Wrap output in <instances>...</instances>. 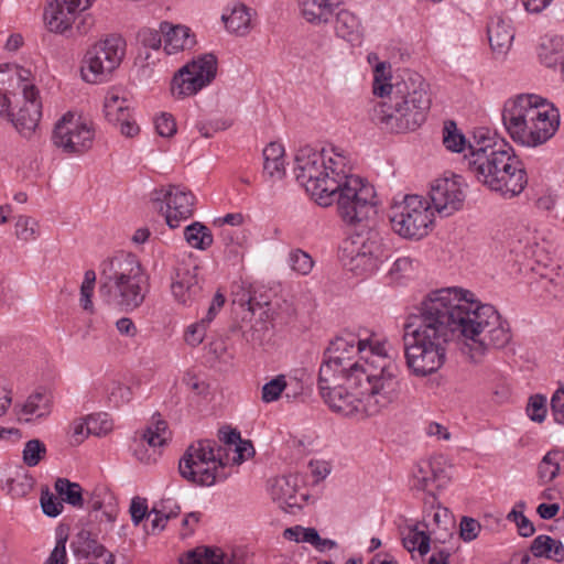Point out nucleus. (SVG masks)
<instances>
[{
	"instance_id": "f257e3e1",
	"label": "nucleus",
	"mask_w": 564,
	"mask_h": 564,
	"mask_svg": "<svg viewBox=\"0 0 564 564\" xmlns=\"http://www.w3.org/2000/svg\"><path fill=\"white\" fill-rule=\"evenodd\" d=\"M459 338L470 360L479 362L491 349L505 348L512 334L507 319L469 291L445 288L431 292L403 324L408 369L421 378L435 373L445 364L449 345Z\"/></svg>"
},
{
	"instance_id": "f03ea898",
	"label": "nucleus",
	"mask_w": 564,
	"mask_h": 564,
	"mask_svg": "<svg viewBox=\"0 0 564 564\" xmlns=\"http://www.w3.org/2000/svg\"><path fill=\"white\" fill-rule=\"evenodd\" d=\"M318 388L328 406L345 416H373L401 394L400 369L388 340L373 333L336 336L325 351Z\"/></svg>"
},
{
	"instance_id": "7ed1b4c3",
	"label": "nucleus",
	"mask_w": 564,
	"mask_h": 564,
	"mask_svg": "<svg viewBox=\"0 0 564 564\" xmlns=\"http://www.w3.org/2000/svg\"><path fill=\"white\" fill-rule=\"evenodd\" d=\"M502 122L510 138L527 148H538L551 140L560 128V111L547 99L521 94L508 99Z\"/></svg>"
},
{
	"instance_id": "20e7f679",
	"label": "nucleus",
	"mask_w": 564,
	"mask_h": 564,
	"mask_svg": "<svg viewBox=\"0 0 564 564\" xmlns=\"http://www.w3.org/2000/svg\"><path fill=\"white\" fill-rule=\"evenodd\" d=\"M430 106L431 98L422 77L406 74L393 83L389 97L373 107L371 119L388 132L414 131L425 121Z\"/></svg>"
},
{
	"instance_id": "39448f33",
	"label": "nucleus",
	"mask_w": 564,
	"mask_h": 564,
	"mask_svg": "<svg viewBox=\"0 0 564 564\" xmlns=\"http://www.w3.org/2000/svg\"><path fill=\"white\" fill-rule=\"evenodd\" d=\"M467 165L478 183L506 197L519 195L528 184L522 161L505 141L484 142L473 149Z\"/></svg>"
},
{
	"instance_id": "423d86ee",
	"label": "nucleus",
	"mask_w": 564,
	"mask_h": 564,
	"mask_svg": "<svg viewBox=\"0 0 564 564\" xmlns=\"http://www.w3.org/2000/svg\"><path fill=\"white\" fill-rule=\"evenodd\" d=\"M351 172V161L340 148L314 150L301 148L295 155L294 174L316 204L332 206V195Z\"/></svg>"
},
{
	"instance_id": "0eeeda50",
	"label": "nucleus",
	"mask_w": 564,
	"mask_h": 564,
	"mask_svg": "<svg viewBox=\"0 0 564 564\" xmlns=\"http://www.w3.org/2000/svg\"><path fill=\"white\" fill-rule=\"evenodd\" d=\"M100 294L110 305L134 311L149 292V276L135 256L118 253L102 264Z\"/></svg>"
},
{
	"instance_id": "6e6552de",
	"label": "nucleus",
	"mask_w": 564,
	"mask_h": 564,
	"mask_svg": "<svg viewBox=\"0 0 564 564\" xmlns=\"http://www.w3.org/2000/svg\"><path fill=\"white\" fill-rule=\"evenodd\" d=\"M220 441L224 445H218L210 440L193 443L180 462L205 464L223 471L226 465H240L254 455L252 443L241 440L237 431H220Z\"/></svg>"
},
{
	"instance_id": "1a4fd4ad",
	"label": "nucleus",
	"mask_w": 564,
	"mask_h": 564,
	"mask_svg": "<svg viewBox=\"0 0 564 564\" xmlns=\"http://www.w3.org/2000/svg\"><path fill=\"white\" fill-rule=\"evenodd\" d=\"M338 217L347 225L360 224L377 214L378 196L375 187L349 172L332 195Z\"/></svg>"
},
{
	"instance_id": "9d476101",
	"label": "nucleus",
	"mask_w": 564,
	"mask_h": 564,
	"mask_svg": "<svg viewBox=\"0 0 564 564\" xmlns=\"http://www.w3.org/2000/svg\"><path fill=\"white\" fill-rule=\"evenodd\" d=\"M126 54V42L118 35H108L91 44L80 63V77L87 84L108 82Z\"/></svg>"
},
{
	"instance_id": "9b49d317",
	"label": "nucleus",
	"mask_w": 564,
	"mask_h": 564,
	"mask_svg": "<svg viewBox=\"0 0 564 564\" xmlns=\"http://www.w3.org/2000/svg\"><path fill=\"white\" fill-rule=\"evenodd\" d=\"M434 213L429 202L419 195H408L390 208V223L393 231L405 239L419 240L425 237L433 226Z\"/></svg>"
},
{
	"instance_id": "f8f14e48",
	"label": "nucleus",
	"mask_w": 564,
	"mask_h": 564,
	"mask_svg": "<svg viewBox=\"0 0 564 564\" xmlns=\"http://www.w3.org/2000/svg\"><path fill=\"white\" fill-rule=\"evenodd\" d=\"M386 258L388 249L376 230L352 235L341 247L344 265L357 274L373 272Z\"/></svg>"
},
{
	"instance_id": "ddd939ff",
	"label": "nucleus",
	"mask_w": 564,
	"mask_h": 564,
	"mask_svg": "<svg viewBox=\"0 0 564 564\" xmlns=\"http://www.w3.org/2000/svg\"><path fill=\"white\" fill-rule=\"evenodd\" d=\"M93 123L83 116L68 111L55 123L52 134L53 144L67 154H82L94 143Z\"/></svg>"
},
{
	"instance_id": "4468645a",
	"label": "nucleus",
	"mask_w": 564,
	"mask_h": 564,
	"mask_svg": "<svg viewBox=\"0 0 564 564\" xmlns=\"http://www.w3.org/2000/svg\"><path fill=\"white\" fill-rule=\"evenodd\" d=\"M151 202L171 229L178 228L188 220L194 215L196 206L195 195L180 185L156 188L152 193Z\"/></svg>"
},
{
	"instance_id": "2eb2a0df",
	"label": "nucleus",
	"mask_w": 564,
	"mask_h": 564,
	"mask_svg": "<svg viewBox=\"0 0 564 564\" xmlns=\"http://www.w3.org/2000/svg\"><path fill=\"white\" fill-rule=\"evenodd\" d=\"M216 73V56L213 54L199 55L175 73L171 82V93L177 99L196 95L214 80Z\"/></svg>"
},
{
	"instance_id": "dca6fc26",
	"label": "nucleus",
	"mask_w": 564,
	"mask_h": 564,
	"mask_svg": "<svg viewBox=\"0 0 564 564\" xmlns=\"http://www.w3.org/2000/svg\"><path fill=\"white\" fill-rule=\"evenodd\" d=\"M35 95H39V89L30 68L18 64L0 65V111H8L12 104L18 106L22 99Z\"/></svg>"
},
{
	"instance_id": "f3484780",
	"label": "nucleus",
	"mask_w": 564,
	"mask_h": 564,
	"mask_svg": "<svg viewBox=\"0 0 564 564\" xmlns=\"http://www.w3.org/2000/svg\"><path fill=\"white\" fill-rule=\"evenodd\" d=\"M466 189L467 184L460 175H444L432 182L431 202L438 214L451 216L463 208L467 196Z\"/></svg>"
},
{
	"instance_id": "a211bd4d",
	"label": "nucleus",
	"mask_w": 564,
	"mask_h": 564,
	"mask_svg": "<svg viewBox=\"0 0 564 564\" xmlns=\"http://www.w3.org/2000/svg\"><path fill=\"white\" fill-rule=\"evenodd\" d=\"M104 112L110 123L120 127L123 135L132 138L139 133V127L132 117L131 104L121 89L112 87L107 91Z\"/></svg>"
},
{
	"instance_id": "6ab92c4d",
	"label": "nucleus",
	"mask_w": 564,
	"mask_h": 564,
	"mask_svg": "<svg viewBox=\"0 0 564 564\" xmlns=\"http://www.w3.org/2000/svg\"><path fill=\"white\" fill-rule=\"evenodd\" d=\"M170 438L167 423L160 414L152 416L150 425L144 430L139 447L134 449L137 458L144 464L156 460V448L163 446Z\"/></svg>"
},
{
	"instance_id": "aec40b11",
	"label": "nucleus",
	"mask_w": 564,
	"mask_h": 564,
	"mask_svg": "<svg viewBox=\"0 0 564 564\" xmlns=\"http://www.w3.org/2000/svg\"><path fill=\"white\" fill-rule=\"evenodd\" d=\"M172 295L180 304L189 306L200 295V284L197 278V267L182 263L175 269L171 283Z\"/></svg>"
},
{
	"instance_id": "412c9836",
	"label": "nucleus",
	"mask_w": 564,
	"mask_h": 564,
	"mask_svg": "<svg viewBox=\"0 0 564 564\" xmlns=\"http://www.w3.org/2000/svg\"><path fill=\"white\" fill-rule=\"evenodd\" d=\"M15 129L24 137H30L39 126L42 116V102L39 95L33 98H24L17 106L12 104L8 111Z\"/></svg>"
},
{
	"instance_id": "4be33fe9",
	"label": "nucleus",
	"mask_w": 564,
	"mask_h": 564,
	"mask_svg": "<svg viewBox=\"0 0 564 564\" xmlns=\"http://www.w3.org/2000/svg\"><path fill=\"white\" fill-rule=\"evenodd\" d=\"M447 468L448 462L443 455H435L427 460H422L414 474L413 486L420 490H429L435 482L437 486L444 485L448 479Z\"/></svg>"
},
{
	"instance_id": "5701e85b",
	"label": "nucleus",
	"mask_w": 564,
	"mask_h": 564,
	"mask_svg": "<svg viewBox=\"0 0 564 564\" xmlns=\"http://www.w3.org/2000/svg\"><path fill=\"white\" fill-rule=\"evenodd\" d=\"M160 33L163 36V50L166 54L188 51L196 45V36L186 25L163 21L160 23Z\"/></svg>"
},
{
	"instance_id": "b1692460",
	"label": "nucleus",
	"mask_w": 564,
	"mask_h": 564,
	"mask_svg": "<svg viewBox=\"0 0 564 564\" xmlns=\"http://www.w3.org/2000/svg\"><path fill=\"white\" fill-rule=\"evenodd\" d=\"M302 19L314 26L327 24L335 14L337 0H297Z\"/></svg>"
},
{
	"instance_id": "393cba45",
	"label": "nucleus",
	"mask_w": 564,
	"mask_h": 564,
	"mask_svg": "<svg viewBox=\"0 0 564 564\" xmlns=\"http://www.w3.org/2000/svg\"><path fill=\"white\" fill-rule=\"evenodd\" d=\"M221 21L229 33L245 36L253 28V13L250 8L237 2L223 12Z\"/></svg>"
},
{
	"instance_id": "a878e982",
	"label": "nucleus",
	"mask_w": 564,
	"mask_h": 564,
	"mask_svg": "<svg viewBox=\"0 0 564 564\" xmlns=\"http://www.w3.org/2000/svg\"><path fill=\"white\" fill-rule=\"evenodd\" d=\"M77 15L59 0H52L45 9L44 23L50 32L65 34L72 29Z\"/></svg>"
},
{
	"instance_id": "bb28decb",
	"label": "nucleus",
	"mask_w": 564,
	"mask_h": 564,
	"mask_svg": "<svg viewBox=\"0 0 564 564\" xmlns=\"http://www.w3.org/2000/svg\"><path fill=\"white\" fill-rule=\"evenodd\" d=\"M178 470L183 478L200 486H212L218 479L225 478L223 471L195 462L193 464L180 462Z\"/></svg>"
},
{
	"instance_id": "cd10ccee",
	"label": "nucleus",
	"mask_w": 564,
	"mask_h": 564,
	"mask_svg": "<svg viewBox=\"0 0 564 564\" xmlns=\"http://www.w3.org/2000/svg\"><path fill=\"white\" fill-rule=\"evenodd\" d=\"M334 29L339 37L350 43H359L364 36L360 20L349 10L343 9L336 13Z\"/></svg>"
},
{
	"instance_id": "c85d7f7f",
	"label": "nucleus",
	"mask_w": 564,
	"mask_h": 564,
	"mask_svg": "<svg viewBox=\"0 0 564 564\" xmlns=\"http://www.w3.org/2000/svg\"><path fill=\"white\" fill-rule=\"evenodd\" d=\"M50 411V400L41 393L30 395L22 404L15 406L18 421L25 423L48 415Z\"/></svg>"
},
{
	"instance_id": "c756f323",
	"label": "nucleus",
	"mask_w": 564,
	"mask_h": 564,
	"mask_svg": "<svg viewBox=\"0 0 564 564\" xmlns=\"http://www.w3.org/2000/svg\"><path fill=\"white\" fill-rule=\"evenodd\" d=\"M401 540L403 546L411 553L417 551L420 555H425L430 551L431 536L423 528V523L404 525L401 529Z\"/></svg>"
},
{
	"instance_id": "7c9ffc66",
	"label": "nucleus",
	"mask_w": 564,
	"mask_h": 564,
	"mask_svg": "<svg viewBox=\"0 0 564 564\" xmlns=\"http://www.w3.org/2000/svg\"><path fill=\"white\" fill-rule=\"evenodd\" d=\"M488 39L492 51L505 54L511 46L513 32L510 24L501 18H497L488 25Z\"/></svg>"
},
{
	"instance_id": "2f4dec72",
	"label": "nucleus",
	"mask_w": 564,
	"mask_h": 564,
	"mask_svg": "<svg viewBox=\"0 0 564 564\" xmlns=\"http://www.w3.org/2000/svg\"><path fill=\"white\" fill-rule=\"evenodd\" d=\"M263 170L272 178H282L285 174V151L279 142H270L263 149Z\"/></svg>"
},
{
	"instance_id": "473e14b6",
	"label": "nucleus",
	"mask_w": 564,
	"mask_h": 564,
	"mask_svg": "<svg viewBox=\"0 0 564 564\" xmlns=\"http://www.w3.org/2000/svg\"><path fill=\"white\" fill-rule=\"evenodd\" d=\"M423 528L437 541H445L454 529V521L451 512L446 508L436 507L433 509L432 521L423 523Z\"/></svg>"
},
{
	"instance_id": "72a5a7b5",
	"label": "nucleus",
	"mask_w": 564,
	"mask_h": 564,
	"mask_svg": "<svg viewBox=\"0 0 564 564\" xmlns=\"http://www.w3.org/2000/svg\"><path fill=\"white\" fill-rule=\"evenodd\" d=\"M296 480L294 476L276 478L271 488L273 499L288 507H300Z\"/></svg>"
},
{
	"instance_id": "f704fd0d",
	"label": "nucleus",
	"mask_w": 564,
	"mask_h": 564,
	"mask_svg": "<svg viewBox=\"0 0 564 564\" xmlns=\"http://www.w3.org/2000/svg\"><path fill=\"white\" fill-rule=\"evenodd\" d=\"M184 239L189 247L197 250H207L214 242L210 229L199 221L185 227Z\"/></svg>"
},
{
	"instance_id": "c9c22d12",
	"label": "nucleus",
	"mask_w": 564,
	"mask_h": 564,
	"mask_svg": "<svg viewBox=\"0 0 564 564\" xmlns=\"http://www.w3.org/2000/svg\"><path fill=\"white\" fill-rule=\"evenodd\" d=\"M530 550L536 557L545 556L557 562L564 558L563 544L549 535L536 536L533 540Z\"/></svg>"
},
{
	"instance_id": "e433bc0d",
	"label": "nucleus",
	"mask_w": 564,
	"mask_h": 564,
	"mask_svg": "<svg viewBox=\"0 0 564 564\" xmlns=\"http://www.w3.org/2000/svg\"><path fill=\"white\" fill-rule=\"evenodd\" d=\"M564 455L558 451H551L544 455L538 466V477L542 484L551 482L561 470Z\"/></svg>"
},
{
	"instance_id": "4c0bfd02",
	"label": "nucleus",
	"mask_w": 564,
	"mask_h": 564,
	"mask_svg": "<svg viewBox=\"0 0 564 564\" xmlns=\"http://www.w3.org/2000/svg\"><path fill=\"white\" fill-rule=\"evenodd\" d=\"M564 51V42L558 36H545L539 47V57L547 67L556 64L558 56Z\"/></svg>"
},
{
	"instance_id": "58836bf2",
	"label": "nucleus",
	"mask_w": 564,
	"mask_h": 564,
	"mask_svg": "<svg viewBox=\"0 0 564 564\" xmlns=\"http://www.w3.org/2000/svg\"><path fill=\"white\" fill-rule=\"evenodd\" d=\"M54 487L62 501L73 507H83V490L79 484L72 482L66 478H58Z\"/></svg>"
},
{
	"instance_id": "ea45409f",
	"label": "nucleus",
	"mask_w": 564,
	"mask_h": 564,
	"mask_svg": "<svg viewBox=\"0 0 564 564\" xmlns=\"http://www.w3.org/2000/svg\"><path fill=\"white\" fill-rule=\"evenodd\" d=\"M443 144L452 152H462L466 147V139L458 131L454 121H446L443 128Z\"/></svg>"
},
{
	"instance_id": "a19ab883",
	"label": "nucleus",
	"mask_w": 564,
	"mask_h": 564,
	"mask_svg": "<svg viewBox=\"0 0 564 564\" xmlns=\"http://www.w3.org/2000/svg\"><path fill=\"white\" fill-rule=\"evenodd\" d=\"M40 234L39 223L25 215H21L17 218L15 221V236L19 240L24 242L33 241L37 238Z\"/></svg>"
},
{
	"instance_id": "79ce46f5",
	"label": "nucleus",
	"mask_w": 564,
	"mask_h": 564,
	"mask_svg": "<svg viewBox=\"0 0 564 564\" xmlns=\"http://www.w3.org/2000/svg\"><path fill=\"white\" fill-rule=\"evenodd\" d=\"M289 264L292 271L301 275H307L314 268L311 254L302 249H293L289 252Z\"/></svg>"
},
{
	"instance_id": "37998d69",
	"label": "nucleus",
	"mask_w": 564,
	"mask_h": 564,
	"mask_svg": "<svg viewBox=\"0 0 564 564\" xmlns=\"http://www.w3.org/2000/svg\"><path fill=\"white\" fill-rule=\"evenodd\" d=\"M208 325L205 318L188 325L183 333L184 343L189 347L199 346L206 337Z\"/></svg>"
},
{
	"instance_id": "c03bdc74",
	"label": "nucleus",
	"mask_w": 564,
	"mask_h": 564,
	"mask_svg": "<svg viewBox=\"0 0 564 564\" xmlns=\"http://www.w3.org/2000/svg\"><path fill=\"white\" fill-rule=\"evenodd\" d=\"M46 446L37 440H30L25 443L23 448V463L29 467H34L45 457Z\"/></svg>"
},
{
	"instance_id": "a18cd8bd",
	"label": "nucleus",
	"mask_w": 564,
	"mask_h": 564,
	"mask_svg": "<svg viewBox=\"0 0 564 564\" xmlns=\"http://www.w3.org/2000/svg\"><path fill=\"white\" fill-rule=\"evenodd\" d=\"M95 282H96V273L93 270H87L84 275V281L80 285V299L79 303L80 306L89 312H94V304H93V294L95 289Z\"/></svg>"
},
{
	"instance_id": "49530a36",
	"label": "nucleus",
	"mask_w": 564,
	"mask_h": 564,
	"mask_svg": "<svg viewBox=\"0 0 564 564\" xmlns=\"http://www.w3.org/2000/svg\"><path fill=\"white\" fill-rule=\"evenodd\" d=\"M388 80L389 67L384 63H379L375 68L373 94L379 97H389V89L393 84Z\"/></svg>"
},
{
	"instance_id": "de8ad7c7",
	"label": "nucleus",
	"mask_w": 564,
	"mask_h": 564,
	"mask_svg": "<svg viewBox=\"0 0 564 564\" xmlns=\"http://www.w3.org/2000/svg\"><path fill=\"white\" fill-rule=\"evenodd\" d=\"M285 388V377L283 375L276 376L262 387V401L265 403L276 401Z\"/></svg>"
},
{
	"instance_id": "09e8293b",
	"label": "nucleus",
	"mask_w": 564,
	"mask_h": 564,
	"mask_svg": "<svg viewBox=\"0 0 564 564\" xmlns=\"http://www.w3.org/2000/svg\"><path fill=\"white\" fill-rule=\"evenodd\" d=\"M131 389L119 382L111 383L107 389V399L115 406L127 404L131 400Z\"/></svg>"
},
{
	"instance_id": "8fccbe9b",
	"label": "nucleus",
	"mask_w": 564,
	"mask_h": 564,
	"mask_svg": "<svg viewBox=\"0 0 564 564\" xmlns=\"http://www.w3.org/2000/svg\"><path fill=\"white\" fill-rule=\"evenodd\" d=\"M88 432L95 436H105L112 431V421L106 414L89 415Z\"/></svg>"
},
{
	"instance_id": "3c124183",
	"label": "nucleus",
	"mask_w": 564,
	"mask_h": 564,
	"mask_svg": "<svg viewBox=\"0 0 564 564\" xmlns=\"http://www.w3.org/2000/svg\"><path fill=\"white\" fill-rule=\"evenodd\" d=\"M527 412L532 421L542 422L546 414V398L541 394L531 397Z\"/></svg>"
},
{
	"instance_id": "603ef678",
	"label": "nucleus",
	"mask_w": 564,
	"mask_h": 564,
	"mask_svg": "<svg viewBox=\"0 0 564 564\" xmlns=\"http://www.w3.org/2000/svg\"><path fill=\"white\" fill-rule=\"evenodd\" d=\"M41 506L43 512L48 517H56L63 510L62 500L55 497L53 494L45 491L41 496Z\"/></svg>"
},
{
	"instance_id": "864d4df0",
	"label": "nucleus",
	"mask_w": 564,
	"mask_h": 564,
	"mask_svg": "<svg viewBox=\"0 0 564 564\" xmlns=\"http://www.w3.org/2000/svg\"><path fill=\"white\" fill-rule=\"evenodd\" d=\"M303 535L301 536L303 542H307L318 550L333 549L335 542L327 539H321L318 532L314 528H303Z\"/></svg>"
},
{
	"instance_id": "5fc2aeb1",
	"label": "nucleus",
	"mask_w": 564,
	"mask_h": 564,
	"mask_svg": "<svg viewBox=\"0 0 564 564\" xmlns=\"http://www.w3.org/2000/svg\"><path fill=\"white\" fill-rule=\"evenodd\" d=\"M155 129L161 137L171 138L176 133V122L170 113H161L155 120Z\"/></svg>"
},
{
	"instance_id": "6e6d98bb",
	"label": "nucleus",
	"mask_w": 564,
	"mask_h": 564,
	"mask_svg": "<svg viewBox=\"0 0 564 564\" xmlns=\"http://www.w3.org/2000/svg\"><path fill=\"white\" fill-rule=\"evenodd\" d=\"M508 519L516 522L519 533L522 536H530L534 533V527L532 522L523 514L522 510L516 508L510 511Z\"/></svg>"
},
{
	"instance_id": "4d7b16f0",
	"label": "nucleus",
	"mask_w": 564,
	"mask_h": 564,
	"mask_svg": "<svg viewBox=\"0 0 564 564\" xmlns=\"http://www.w3.org/2000/svg\"><path fill=\"white\" fill-rule=\"evenodd\" d=\"M70 440L72 443L75 445L82 444L88 435H91L90 432H88V421L87 419L83 420H75L70 425Z\"/></svg>"
},
{
	"instance_id": "13d9d810",
	"label": "nucleus",
	"mask_w": 564,
	"mask_h": 564,
	"mask_svg": "<svg viewBox=\"0 0 564 564\" xmlns=\"http://www.w3.org/2000/svg\"><path fill=\"white\" fill-rule=\"evenodd\" d=\"M480 523L468 517H464L460 521V536L464 541L475 540L480 532Z\"/></svg>"
},
{
	"instance_id": "bf43d9fd",
	"label": "nucleus",
	"mask_w": 564,
	"mask_h": 564,
	"mask_svg": "<svg viewBox=\"0 0 564 564\" xmlns=\"http://www.w3.org/2000/svg\"><path fill=\"white\" fill-rule=\"evenodd\" d=\"M551 409L555 421L564 425V388H558L551 399Z\"/></svg>"
},
{
	"instance_id": "052dcab7",
	"label": "nucleus",
	"mask_w": 564,
	"mask_h": 564,
	"mask_svg": "<svg viewBox=\"0 0 564 564\" xmlns=\"http://www.w3.org/2000/svg\"><path fill=\"white\" fill-rule=\"evenodd\" d=\"M192 557L195 560H218L216 564H224V554L219 549H209V547H197L192 551Z\"/></svg>"
},
{
	"instance_id": "680f3d73",
	"label": "nucleus",
	"mask_w": 564,
	"mask_h": 564,
	"mask_svg": "<svg viewBox=\"0 0 564 564\" xmlns=\"http://www.w3.org/2000/svg\"><path fill=\"white\" fill-rule=\"evenodd\" d=\"M148 512V506L145 499H141L135 497L132 499L130 505V513L132 521L135 525H138Z\"/></svg>"
},
{
	"instance_id": "e2e57ef3",
	"label": "nucleus",
	"mask_w": 564,
	"mask_h": 564,
	"mask_svg": "<svg viewBox=\"0 0 564 564\" xmlns=\"http://www.w3.org/2000/svg\"><path fill=\"white\" fill-rule=\"evenodd\" d=\"M66 540L61 539L56 542L45 564H66Z\"/></svg>"
},
{
	"instance_id": "0e129e2a",
	"label": "nucleus",
	"mask_w": 564,
	"mask_h": 564,
	"mask_svg": "<svg viewBox=\"0 0 564 564\" xmlns=\"http://www.w3.org/2000/svg\"><path fill=\"white\" fill-rule=\"evenodd\" d=\"M116 328L121 336L134 338L138 335V327L130 317H121L116 322Z\"/></svg>"
},
{
	"instance_id": "69168bd1",
	"label": "nucleus",
	"mask_w": 564,
	"mask_h": 564,
	"mask_svg": "<svg viewBox=\"0 0 564 564\" xmlns=\"http://www.w3.org/2000/svg\"><path fill=\"white\" fill-rule=\"evenodd\" d=\"M208 352L219 360H224L229 357L227 343L223 338L213 339L208 344Z\"/></svg>"
},
{
	"instance_id": "338daca9",
	"label": "nucleus",
	"mask_w": 564,
	"mask_h": 564,
	"mask_svg": "<svg viewBox=\"0 0 564 564\" xmlns=\"http://www.w3.org/2000/svg\"><path fill=\"white\" fill-rule=\"evenodd\" d=\"M426 434L429 436L435 437L436 440L448 441L451 438V433L447 427L443 426L440 423L432 422L426 427Z\"/></svg>"
},
{
	"instance_id": "774afa93",
	"label": "nucleus",
	"mask_w": 564,
	"mask_h": 564,
	"mask_svg": "<svg viewBox=\"0 0 564 564\" xmlns=\"http://www.w3.org/2000/svg\"><path fill=\"white\" fill-rule=\"evenodd\" d=\"M413 260L410 257L398 258L391 269L392 274H404L412 270Z\"/></svg>"
}]
</instances>
